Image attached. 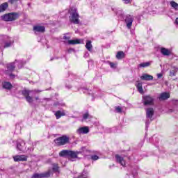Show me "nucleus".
<instances>
[{
  "instance_id": "f257e3e1",
  "label": "nucleus",
  "mask_w": 178,
  "mask_h": 178,
  "mask_svg": "<svg viewBox=\"0 0 178 178\" xmlns=\"http://www.w3.org/2000/svg\"><path fill=\"white\" fill-rule=\"evenodd\" d=\"M31 92H33V94H37L38 92H41V90H25L22 91V95L25 97L26 100L29 104H33L34 102V99L33 97L30 96V94Z\"/></svg>"
},
{
  "instance_id": "f03ea898",
  "label": "nucleus",
  "mask_w": 178,
  "mask_h": 178,
  "mask_svg": "<svg viewBox=\"0 0 178 178\" xmlns=\"http://www.w3.org/2000/svg\"><path fill=\"white\" fill-rule=\"evenodd\" d=\"M70 16V21L74 24H79L80 23V19H79V13H77V8H71V13Z\"/></svg>"
},
{
  "instance_id": "7ed1b4c3",
  "label": "nucleus",
  "mask_w": 178,
  "mask_h": 178,
  "mask_svg": "<svg viewBox=\"0 0 178 178\" xmlns=\"http://www.w3.org/2000/svg\"><path fill=\"white\" fill-rule=\"evenodd\" d=\"M1 19H3L4 22H13L14 20L19 19V14L16 13L6 14L1 16Z\"/></svg>"
},
{
  "instance_id": "20e7f679",
  "label": "nucleus",
  "mask_w": 178,
  "mask_h": 178,
  "mask_svg": "<svg viewBox=\"0 0 178 178\" xmlns=\"http://www.w3.org/2000/svg\"><path fill=\"white\" fill-rule=\"evenodd\" d=\"M54 143L56 145H65L69 143V137L66 136H63L54 140Z\"/></svg>"
},
{
  "instance_id": "39448f33",
  "label": "nucleus",
  "mask_w": 178,
  "mask_h": 178,
  "mask_svg": "<svg viewBox=\"0 0 178 178\" xmlns=\"http://www.w3.org/2000/svg\"><path fill=\"white\" fill-rule=\"evenodd\" d=\"M155 99L151 95H145L143 97V103L145 106L154 105Z\"/></svg>"
},
{
  "instance_id": "423d86ee",
  "label": "nucleus",
  "mask_w": 178,
  "mask_h": 178,
  "mask_svg": "<svg viewBox=\"0 0 178 178\" xmlns=\"http://www.w3.org/2000/svg\"><path fill=\"white\" fill-rule=\"evenodd\" d=\"M133 22H134V17L132 15H128L125 18V23L127 24V29H131V26H133Z\"/></svg>"
},
{
  "instance_id": "0eeeda50",
  "label": "nucleus",
  "mask_w": 178,
  "mask_h": 178,
  "mask_svg": "<svg viewBox=\"0 0 178 178\" xmlns=\"http://www.w3.org/2000/svg\"><path fill=\"white\" fill-rule=\"evenodd\" d=\"M49 176H51V171H47L42 174L35 173L32 176V178H47Z\"/></svg>"
},
{
  "instance_id": "6e6552de",
  "label": "nucleus",
  "mask_w": 178,
  "mask_h": 178,
  "mask_svg": "<svg viewBox=\"0 0 178 178\" xmlns=\"http://www.w3.org/2000/svg\"><path fill=\"white\" fill-rule=\"evenodd\" d=\"M64 40H67L68 41V44L70 45H74L76 44H80V40L76 39V40H70V36H67V33L63 36Z\"/></svg>"
},
{
  "instance_id": "1a4fd4ad",
  "label": "nucleus",
  "mask_w": 178,
  "mask_h": 178,
  "mask_svg": "<svg viewBox=\"0 0 178 178\" xmlns=\"http://www.w3.org/2000/svg\"><path fill=\"white\" fill-rule=\"evenodd\" d=\"M26 147V143L24 140H17V149L23 152Z\"/></svg>"
},
{
  "instance_id": "9d476101",
  "label": "nucleus",
  "mask_w": 178,
  "mask_h": 178,
  "mask_svg": "<svg viewBox=\"0 0 178 178\" xmlns=\"http://www.w3.org/2000/svg\"><path fill=\"white\" fill-rule=\"evenodd\" d=\"M76 133L78 134H88L90 133V129L88 127H82L77 129Z\"/></svg>"
},
{
  "instance_id": "9b49d317",
  "label": "nucleus",
  "mask_w": 178,
  "mask_h": 178,
  "mask_svg": "<svg viewBox=\"0 0 178 178\" xmlns=\"http://www.w3.org/2000/svg\"><path fill=\"white\" fill-rule=\"evenodd\" d=\"M15 162H20L27 161V156L26 155H16L13 157Z\"/></svg>"
},
{
  "instance_id": "f8f14e48",
  "label": "nucleus",
  "mask_w": 178,
  "mask_h": 178,
  "mask_svg": "<svg viewBox=\"0 0 178 178\" xmlns=\"http://www.w3.org/2000/svg\"><path fill=\"white\" fill-rule=\"evenodd\" d=\"M169 98H170V95L168 92H163L159 96V101H165Z\"/></svg>"
},
{
  "instance_id": "ddd939ff",
  "label": "nucleus",
  "mask_w": 178,
  "mask_h": 178,
  "mask_svg": "<svg viewBox=\"0 0 178 178\" xmlns=\"http://www.w3.org/2000/svg\"><path fill=\"white\" fill-rule=\"evenodd\" d=\"M154 108H149L146 110V118L147 119H152V116H154Z\"/></svg>"
},
{
  "instance_id": "4468645a",
  "label": "nucleus",
  "mask_w": 178,
  "mask_h": 178,
  "mask_svg": "<svg viewBox=\"0 0 178 178\" xmlns=\"http://www.w3.org/2000/svg\"><path fill=\"white\" fill-rule=\"evenodd\" d=\"M116 161L118 163H120L121 166H126V161L123 157L119 156V154L115 155Z\"/></svg>"
},
{
  "instance_id": "2eb2a0df",
  "label": "nucleus",
  "mask_w": 178,
  "mask_h": 178,
  "mask_svg": "<svg viewBox=\"0 0 178 178\" xmlns=\"http://www.w3.org/2000/svg\"><path fill=\"white\" fill-rule=\"evenodd\" d=\"M140 79L145 81H151V80H154V76L152 75H149L148 74H143Z\"/></svg>"
},
{
  "instance_id": "dca6fc26",
  "label": "nucleus",
  "mask_w": 178,
  "mask_h": 178,
  "mask_svg": "<svg viewBox=\"0 0 178 178\" xmlns=\"http://www.w3.org/2000/svg\"><path fill=\"white\" fill-rule=\"evenodd\" d=\"M33 31L35 33H44L45 31V27L41 26H33Z\"/></svg>"
},
{
  "instance_id": "f3484780",
  "label": "nucleus",
  "mask_w": 178,
  "mask_h": 178,
  "mask_svg": "<svg viewBox=\"0 0 178 178\" xmlns=\"http://www.w3.org/2000/svg\"><path fill=\"white\" fill-rule=\"evenodd\" d=\"M79 154H80V152H74V151L70 150L68 152V156L69 158H72V159H74L77 158V155H79Z\"/></svg>"
},
{
  "instance_id": "a211bd4d",
  "label": "nucleus",
  "mask_w": 178,
  "mask_h": 178,
  "mask_svg": "<svg viewBox=\"0 0 178 178\" xmlns=\"http://www.w3.org/2000/svg\"><path fill=\"white\" fill-rule=\"evenodd\" d=\"M161 53L162 55H164V56H169V55H170V51L169 49L164 47L161 49Z\"/></svg>"
},
{
  "instance_id": "6ab92c4d",
  "label": "nucleus",
  "mask_w": 178,
  "mask_h": 178,
  "mask_svg": "<svg viewBox=\"0 0 178 178\" xmlns=\"http://www.w3.org/2000/svg\"><path fill=\"white\" fill-rule=\"evenodd\" d=\"M125 56H126V54H124V52H123V51H120L116 54V58L118 60L123 59L125 58Z\"/></svg>"
},
{
  "instance_id": "aec40b11",
  "label": "nucleus",
  "mask_w": 178,
  "mask_h": 178,
  "mask_svg": "<svg viewBox=\"0 0 178 178\" xmlns=\"http://www.w3.org/2000/svg\"><path fill=\"white\" fill-rule=\"evenodd\" d=\"M65 111H58L55 113V116L56 119H60V118H62V116H65Z\"/></svg>"
},
{
  "instance_id": "412c9836",
  "label": "nucleus",
  "mask_w": 178,
  "mask_h": 178,
  "mask_svg": "<svg viewBox=\"0 0 178 178\" xmlns=\"http://www.w3.org/2000/svg\"><path fill=\"white\" fill-rule=\"evenodd\" d=\"M86 48L90 52H91V51H92V44H91V41L90 40H87L86 41Z\"/></svg>"
},
{
  "instance_id": "4be33fe9",
  "label": "nucleus",
  "mask_w": 178,
  "mask_h": 178,
  "mask_svg": "<svg viewBox=\"0 0 178 178\" xmlns=\"http://www.w3.org/2000/svg\"><path fill=\"white\" fill-rule=\"evenodd\" d=\"M8 3H3L1 5H0V13L1 12H5V10H6V9H8Z\"/></svg>"
},
{
  "instance_id": "5701e85b",
  "label": "nucleus",
  "mask_w": 178,
  "mask_h": 178,
  "mask_svg": "<svg viewBox=\"0 0 178 178\" xmlns=\"http://www.w3.org/2000/svg\"><path fill=\"white\" fill-rule=\"evenodd\" d=\"M15 67H16L15 66V63H10L7 65V69L10 72H13L15 70Z\"/></svg>"
},
{
  "instance_id": "b1692460",
  "label": "nucleus",
  "mask_w": 178,
  "mask_h": 178,
  "mask_svg": "<svg viewBox=\"0 0 178 178\" xmlns=\"http://www.w3.org/2000/svg\"><path fill=\"white\" fill-rule=\"evenodd\" d=\"M151 63H152L151 61L146 62V63H142L138 65V67H148L151 66Z\"/></svg>"
},
{
  "instance_id": "393cba45",
  "label": "nucleus",
  "mask_w": 178,
  "mask_h": 178,
  "mask_svg": "<svg viewBox=\"0 0 178 178\" xmlns=\"http://www.w3.org/2000/svg\"><path fill=\"white\" fill-rule=\"evenodd\" d=\"M136 87H137L138 91L140 92V94L144 93V90L143 89V83H138Z\"/></svg>"
},
{
  "instance_id": "a878e982",
  "label": "nucleus",
  "mask_w": 178,
  "mask_h": 178,
  "mask_svg": "<svg viewBox=\"0 0 178 178\" xmlns=\"http://www.w3.org/2000/svg\"><path fill=\"white\" fill-rule=\"evenodd\" d=\"M3 87L6 88V90H10V88H12V83L9 82H4L3 83Z\"/></svg>"
},
{
  "instance_id": "bb28decb",
  "label": "nucleus",
  "mask_w": 178,
  "mask_h": 178,
  "mask_svg": "<svg viewBox=\"0 0 178 178\" xmlns=\"http://www.w3.org/2000/svg\"><path fill=\"white\" fill-rule=\"evenodd\" d=\"M70 150H63L59 153L60 156H69Z\"/></svg>"
},
{
  "instance_id": "cd10ccee",
  "label": "nucleus",
  "mask_w": 178,
  "mask_h": 178,
  "mask_svg": "<svg viewBox=\"0 0 178 178\" xmlns=\"http://www.w3.org/2000/svg\"><path fill=\"white\" fill-rule=\"evenodd\" d=\"M170 5L175 9V10H178V3L175 1H172L170 2Z\"/></svg>"
},
{
  "instance_id": "c85d7f7f",
  "label": "nucleus",
  "mask_w": 178,
  "mask_h": 178,
  "mask_svg": "<svg viewBox=\"0 0 178 178\" xmlns=\"http://www.w3.org/2000/svg\"><path fill=\"white\" fill-rule=\"evenodd\" d=\"M8 41L5 42L4 48H8L10 47V45H12V44L13 43V42L10 41V38H8Z\"/></svg>"
},
{
  "instance_id": "c756f323",
  "label": "nucleus",
  "mask_w": 178,
  "mask_h": 178,
  "mask_svg": "<svg viewBox=\"0 0 178 178\" xmlns=\"http://www.w3.org/2000/svg\"><path fill=\"white\" fill-rule=\"evenodd\" d=\"M81 178H88V172L83 171L80 175Z\"/></svg>"
},
{
  "instance_id": "7c9ffc66",
  "label": "nucleus",
  "mask_w": 178,
  "mask_h": 178,
  "mask_svg": "<svg viewBox=\"0 0 178 178\" xmlns=\"http://www.w3.org/2000/svg\"><path fill=\"white\" fill-rule=\"evenodd\" d=\"M52 169H53V172H59V167L58 166V164H54Z\"/></svg>"
},
{
  "instance_id": "2f4dec72",
  "label": "nucleus",
  "mask_w": 178,
  "mask_h": 178,
  "mask_svg": "<svg viewBox=\"0 0 178 178\" xmlns=\"http://www.w3.org/2000/svg\"><path fill=\"white\" fill-rule=\"evenodd\" d=\"M178 68H174L172 71L170 72V76H176V72H177Z\"/></svg>"
},
{
  "instance_id": "473e14b6",
  "label": "nucleus",
  "mask_w": 178,
  "mask_h": 178,
  "mask_svg": "<svg viewBox=\"0 0 178 178\" xmlns=\"http://www.w3.org/2000/svg\"><path fill=\"white\" fill-rule=\"evenodd\" d=\"M91 159H92V161H98V159H99V157L97 155H93L91 156Z\"/></svg>"
},
{
  "instance_id": "72a5a7b5",
  "label": "nucleus",
  "mask_w": 178,
  "mask_h": 178,
  "mask_svg": "<svg viewBox=\"0 0 178 178\" xmlns=\"http://www.w3.org/2000/svg\"><path fill=\"white\" fill-rule=\"evenodd\" d=\"M115 111H116V112H118V113H121L122 108H120V106H117V107H115Z\"/></svg>"
},
{
  "instance_id": "f704fd0d",
  "label": "nucleus",
  "mask_w": 178,
  "mask_h": 178,
  "mask_svg": "<svg viewBox=\"0 0 178 178\" xmlns=\"http://www.w3.org/2000/svg\"><path fill=\"white\" fill-rule=\"evenodd\" d=\"M109 65H110L111 67H112L113 69H115V67H116L115 63L109 62Z\"/></svg>"
},
{
  "instance_id": "c9c22d12",
  "label": "nucleus",
  "mask_w": 178,
  "mask_h": 178,
  "mask_svg": "<svg viewBox=\"0 0 178 178\" xmlns=\"http://www.w3.org/2000/svg\"><path fill=\"white\" fill-rule=\"evenodd\" d=\"M123 1V2L124 3H131V0H122Z\"/></svg>"
},
{
  "instance_id": "e433bc0d",
  "label": "nucleus",
  "mask_w": 178,
  "mask_h": 178,
  "mask_svg": "<svg viewBox=\"0 0 178 178\" xmlns=\"http://www.w3.org/2000/svg\"><path fill=\"white\" fill-rule=\"evenodd\" d=\"M17 1L19 0H9L8 2H10V3H15V2H17Z\"/></svg>"
},
{
  "instance_id": "4c0bfd02",
  "label": "nucleus",
  "mask_w": 178,
  "mask_h": 178,
  "mask_svg": "<svg viewBox=\"0 0 178 178\" xmlns=\"http://www.w3.org/2000/svg\"><path fill=\"white\" fill-rule=\"evenodd\" d=\"M88 113H85L84 115H83V119H88Z\"/></svg>"
},
{
  "instance_id": "58836bf2",
  "label": "nucleus",
  "mask_w": 178,
  "mask_h": 178,
  "mask_svg": "<svg viewBox=\"0 0 178 178\" xmlns=\"http://www.w3.org/2000/svg\"><path fill=\"white\" fill-rule=\"evenodd\" d=\"M35 101H38V102H41V99H40V97H35Z\"/></svg>"
},
{
  "instance_id": "ea45409f",
  "label": "nucleus",
  "mask_w": 178,
  "mask_h": 178,
  "mask_svg": "<svg viewBox=\"0 0 178 178\" xmlns=\"http://www.w3.org/2000/svg\"><path fill=\"white\" fill-rule=\"evenodd\" d=\"M10 79H15V75L13 74H9Z\"/></svg>"
},
{
  "instance_id": "a19ab883",
  "label": "nucleus",
  "mask_w": 178,
  "mask_h": 178,
  "mask_svg": "<svg viewBox=\"0 0 178 178\" xmlns=\"http://www.w3.org/2000/svg\"><path fill=\"white\" fill-rule=\"evenodd\" d=\"M158 79H161L162 77V74H157Z\"/></svg>"
},
{
  "instance_id": "79ce46f5",
  "label": "nucleus",
  "mask_w": 178,
  "mask_h": 178,
  "mask_svg": "<svg viewBox=\"0 0 178 178\" xmlns=\"http://www.w3.org/2000/svg\"><path fill=\"white\" fill-rule=\"evenodd\" d=\"M148 124H149V120L146 121V127H148Z\"/></svg>"
}]
</instances>
